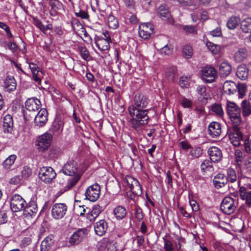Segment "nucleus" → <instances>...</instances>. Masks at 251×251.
<instances>
[{"mask_svg": "<svg viewBox=\"0 0 251 251\" xmlns=\"http://www.w3.org/2000/svg\"><path fill=\"white\" fill-rule=\"evenodd\" d=\"M128 111L131 117L129 123L131 127L135 130H139L142 126L147 125L149 123L150 119L148 115L149 109L129 106Z\"/></svg>", "mask_w": 251, "mask_h": 251, "instance_id": "1", "label": "nucleus"}, {"mask_svg": "<svg viewBox=\"0 0 251 251\" xmlns=\"http://www.w3.org/2000/svg\"><path fill=\"white\" fill-rule=\"evenodd\" d=\"M226 110L232 124L240 126L242 122L240 108L235 103L228 101L226 104Z\"/></svg>", "mask_w": 251, "mask_h": 251, "instance_id": "2", "label": "nucleus"}, {"mask_svg": "<svg viewBox=\"0 0 251 251\" xmlns=\"http://www.w3.org/2000/svg\"><path fill=\"white\" fill-rule=\"evenodd\" d=\"M41 101L40 100L36 98H30L28 99L25 102V107L26 111L24 110L23 115L25 121H29L30 118L35 116L33 114L32 116L28 112H35L38 110L41 106Z\"/></svg>", "mask_w": 251, "mask_h": 251, "instance_id": "3", "label": "nucleus"}, {"mask_svg": "<svg viewBox=\"0 0 251 251\" xmlns=\"http://www.w3.org/2000/svg\"><path fill=\"white\" fill-rule=\"evenodd\" d=\"M38 176L42 181L45 183H50L55 178L56 174L52 167L43 166L40 168Z\"/></svg>", "mask_w": 251, "mask_h": 251, "instance_id": "4", "label": "nucleus"}, {"mask_svg": "<svg viewBox=\"0 0 251 251\" xmlns=\"http://www.w3.org/2000/svg\"><path fill=\"white\" fill-rule=\"evenodd\" d=\"M68 206L64 203H56L52 205L50 215L54 220H60L66 215Z\"/></svg>", "mask_w": 251, "mask_h": 251, "instance_id": "5", "label": "nucleus"}, {"mask_svg": "<svg viewBox=\"0 0 251 251\" xmlns=\"http://www.w3.org/2000/svg\"><path fill=\"white\" fill-rule=\"evenodd\" d=\"M230 142L234 146L237 147L241 144L243 139V134L240 130V126L232 125V127L227 131Z\"/></svg>", "mask_w": 251, "mask_h": 251, "instance_id": "6", "label": "nucleus"}, {"mask_svg": "<svg viewBox=\"0 0 251 251\" xmlns=\"http://www.w3.org/2000/svg\"><path fill=\"white\" fill-rule=\"evenodd\" d=\"M237 201L230 197H225L221 204V210L225 214L230 215L235 210L237 207Z\"/></svg>", "mask_w": 251, "mask_h": 251, "instance_id": "7", "label": "nucleus"}, {"mask_svg": "<svg viewBox=\"0 0 251 251\" xmlns=\"http://www.w3.org/2000/svg\"><path fill=\"white\" fill-rule=\"evenodd\" d=\"M78 167V163L76 161L73 159H70L64 165L59 173H62L66 176H75L76 175Z\"/></svg>", "mask_w": 251, "mask_h": 251, "instance_id": "8", "label": "nucleus"}, {"mask_svg": "<svg viewBox=\"0 0 251 251\" xmlns=\"http://www.w3.org/2000/svg\"><path fill=\"white\" fill-rule=\"evenodd\" d=\"M88 231L86 228H78L70 237L69 243L72 245L78 244L87 237Z\"/></svg>", "mask_w": 251, "mask_h": 251, "instance_id": "9", "label": "nucleus"}, {"mask_svg": "<svg viewBox=\"0 0 251 251\" xmlns=\"http://www.w3.org/2000/svg\"><path fill=\"white\" fill-rule=\"evenodd\" d=\"M52 137V135L46 132L40 136L36 141V146L39 151H44L50 146Z\"/></svg>", "mask_w": 251, "mask_h": 251, "instance_id": "10", "label": "nucleus"}, {"mask_svg": "<svg viewBox=\"0 0 251 251\" xmlns=\"http://www.w3.org/2000/svg\"><path fill=\"white\" fill-rule=\"evenodd\" d=\"M201 73L202 80L207 83H209L215 80L217 71L214 67L206 66L201 68Z\"/></svg>", "mask_w": 251, "mask_h": 251, "instance_id": "11", "label": "nucleus"}, {"mask_svg": "<svg viewBox=\"0 0 251 251\" xmlns=\"http://www.w3.org/2000/svg\"><path fill=\"white\" fill-rule=\"evenodd\" d=\"M25 204V200L18 194H15L10 198V207L14 212L23 210Z\"/></svg>", "mask_w": 251, "mask_h": 251, "instance_id": "12", "label": "nucleus"}, {"mask_svg": "<svg viewBox=\"0 0 251 251\" xmlns=\"http://www.w3.org/2000/svg\"><path fill=\"white\" fill-rule=\"evenodd\" d=\"M100 186L97 183L93 184L86 189L85 192V199L95 201L100 198Z\"/></svg>", "mask_w": 251, "mask_h": 251, "instance_id": "13", "label": "nucleus"}, {"mask_svg": "<svg viewBox=\"0 0 251 251\" xmlns=\"http://www.w3.org/2000/svg\"><path fill=\"white\" fill-rule=\"evenodd\" d=\"M126 182L130 191L136 196H140L142 194V186L139 181L131 176H126Z\"/></svg>", "mask_w": 251, "mask_h": 251, "instance_id": "14", "label": "nucleus"}, {"mask_svg": "<svg viewBox=\"0 0 251 251\" xmlns=\"http://www.w3.org/2000/svg\"><path fill=\"white\" fill-rule=\"evenodd\" d=\"M23 210V215L26 218L35 216L38 211V207L34 198H31L28 203H26Z\"/></svg>", "mask_w": 251, "mask_h": 251, "instance_id": "15", "label": "nucleus"}, {"mask_svg": "<svg viewBox=\"0 0 251 251\" xmlns=\"http://www.w3.org/2000/svg\"><path fill=\"white\" fill-rule=\"evenodd\" d=\"M148 98L142 93H137L134 98L133 103L129 106L136 108L145 109L149 103Z\"/></svg>", "mask_w": 251, "mask_h": 251, "instance_id": "16", "label": "nucleus"}, {"mask_svg": "<svg viewBox=\"0 0 251 251\" xmlns=\"http://www.w3.org/2000/svg\"><path fill=\"white\" fill-rule=\"evenodd\" d=\"M153 32V25L151 23H144L139 27V34L144 40L150 38Z\"/></svg>", "mask_w": 251, "mask_h": 251, "instance_id": "17", "label": "nucleus"}, {"mask_svg": "<svg viewBox=\"0 0 251 251\" xmlns=\"http://www.w3.org/2000/svg\"><path fill=\"white\" fill-rule=\"evenodd\" d=\"M48 112L45 108H42L34 117L35 126L39 127L43 126L48 121Z\"/></svg>", "mask_w": 251, "mask_h": 251, "instance_id": "18", "label": "nucleus"}, {"mask_svg": "<svg viewBox=\"0 0 251 251\" xmlns=\"http://www.w3.org/2000/svg\"><path fill=\"white\" fill-rule=\"evenodd\" d=\"M94 40L96 46L101 51L109 50V43L111 42V39H104L102 37L96 35L94 38Z\"/></svg>", "mask_w": 251, "mask_h": 251, "instance_id": "19", "label": "nucleus"}, {"mask_svg": "<svg viewBox=\"0 0 251 251\" xmlns=\"http://www.w3.org/2000/svg\"><path fill=\"white\" fill-rule=\"evenodd\" d=\"M208 153L210 156V159L213 162H219L223 158L222 151L216 147L212 146L209 148Z\"/></svg>", "mask_w": 251, "mask_h": 251, "instance_id": "20", "label": "nucleus"}, {"mask_svg": "<svg viewBox=\"0 0 251 251\" xmlns=\"http://www.w3.org/2000/svg\"><path fill=\"white\" fill-rule=\"evenodd\" d=\"M208 132L213 138L219 136L222 133L221 126L217 122H212L208 126Z\"/></svg>", "mask_w": 251, "mask_h": 251, "instance_id": "21", "label": "nucleus"}, {"mask_svg": "<svg viewBox=\"0 0 251 251\" xmlns=\"http://www.w3.org/2000/svg\"><path fill=\"white\" fill-rule=\"evenodd\" d=\"M228 182V178L223 174H218L216 175L213 180L214 187L217 189L221 188L225 186Z\"/></svg>", "mask_w": 251, "mask_h": 251, "instance_id": "22", "label": "nucleus"}, {"mask_svg": "<svg viewBox=\"0 0 251 251\" xmlns=\"http://www.w3.org/2000/svg\"><path fill=\"white\" fill-rule=\"evenodd\" d=\"M157 15L164 20H167L170 23L173 22L171 13L165 4H161L157 9Z\"/></svg>", "mask_w": 251, "mask_h": 251, "instance_id": "23", "label": "nucleus"}, {"mask_svg": "<svg viewBox=\"0 0 251 251\" xmlns=\"http://www.w3.org/2000/svg\"><path fill=\"white\" fill-rule=\"evenodd\" d=\"M112 213L117 220H122L125 219L127 215L126 208L122 205H117L113 209Z\"/></svg>", "mask_w": 251, "mask_h": 251, "instance_id": "24", "label": "nucleus"}, {"mask_svg": "<svg viewBox=\"0 0 251 251\" xmlns=\"http://www.w3.org/2000/svg\"><path fill=\"white\" fill-rule=\"evenodd\" d=\"M224 92L229 95L234 94L237 90L238 85L232 81H226L223 84Z\"/></svg>", "mask_w": 251, "mask_h": 251, "instance_id": "25", "label": "nucleus"}, {"mask_svg": "<svg viewBox=\"0 0 251 251\" xmlns=\"http://www.w3.org/2000/svg\"><path fill=\"white\" fill-rule=\"evenodd\" d=\"M49 4L51 7L50 13L52 16H56L63 8V4L58 0H50Z\"/></svg>", "mask_w": 251, "mask_h": 251, "instance_id": "26", "label": "nucleus"}, {"mask_svg": "<svg viewBox=\"0 0 251 251\" xmlns=\"http://www.w3.org/2000/svg\"><path fill=\"white\" fill-rule=\"evenodd\" d=\"M239 193L241 199L245 200V203L249 207H251V191L242 186L240 188Z\"/></svg>", "mask_w": 251, "mask_h": 251, "instance_id": "27", "label": "nucleus"}, {"mask_svg": "<svg viewBox=\"0 0 251 251\" xmlns=\"http://www.w3.org/2000/svg\"><path fill=\"white\" fill-rule=\"evenodd\" d=\"M94 228L96 234L102 236L107 230V224L104 220H101L95 224Z\"/></svg>", "mask_w": 251, "mask_h": 251, "instance_id": "28", "label": "nucleus"}, {"mask_svg": "<svg viewBox=\"0 0 251 251\" xmlns=\"http://www.w3.org/2000/svg\"><path fill=\"white\" fill-rule=\"evenodd\" d=\"M54 235L50 234L42 241L40 245L41 251H49L53 243Z\"/></svg>", "mask_w": 251, "mask_h": 251, "instance_id": "29", "label": "nucleus"}, {"mask_svg": "<svg viewBox=\"0 0 251 251\" xmlns=\"http://www.w3.org/2000/svg\"><path fill=\"white\" fill-rule=\"evenodd\" d=\"M3 126L5 133L11 132L13 128V120L11 115L7 114L4 116Z\"/></svg>", "mask_w": 251, "mask_h": 251, "instance_id": "30", "label": "nucleus"}, {"mask_svg": "<svg viewBox=\"0 0 251 251\" xmlns=\"http://www.w3.org/2000/svg\"><path fill=\"white\" fill-rule=\"evenodd\" d=\"M16 82L13 76H7L4 81V88L5 91L11 92L14 91L16 88Z\"/></svg>", "mask_w": 251, "mask_h": 251, "instance_id": "31", "label": "nucleus"}, {"mask_svg": "<svg viewBox=\"0 0 251 251\" xmlns=\"http://www.w3.org/2000/svg\"><path fill=\"white\" fill-rule=\"evenodd\" d=\"M101 208L102 207L99 205H95L93 209L87 214V219L90 222L94 221L100 214Z\"/></svg>", "mask_w": 251, "mask_h": 251, "instance_id": "32", "label": "nucleus"}, {"mask_svg": "<svg viewBox=\"0 0 251 251\" xmlns=\"http://www.w3.org/2000/svg\"><path fill=\"white\" fill-rule=\"evenodd\" d=\"M219 70L221 75L223 76H226L230 74L231 66L227 62H223L220 65Z\"/></svg>", "mask_w": 251, "mask_h": 251, "instance_id": "33", "label": "nucleus"}, {"mask_svg": "<svg viewBox=\"0 0 251 251\" xmlns=\"http://www.w3.org/2000/svg\"><path fill=\"white\" fill-rule=\"evenodd\" d=\"M241 107L242 109V115L244 117L249 116L251 114V103L244 100L242 101Z\"/></svg>", "mask_w": 251, "mask_h": 251, "instance_id": "34", "label": "nucleus"}, {"mask_svg": "<svg viewBox=\"0 0 251 251\" xmlns=\"http://www.w3.org/2000/svg\"><path fill=\"white\" fill-rule=\"evenodd\" d=\"M247 56V51L245 49H240L234 54V59L236 62H240Z\"/></svg>", "mask_w": 251, "mask_h": 251, "instance_id": "35", "label": "nucleus"}, {"mask_svg": "<svg viewBox=\"0 0 251 251\" xmlns=\"http://www.w3.org/2000/svg\"><path fill=\"white\" fill-rule=\"evenodd\" d=\"M239 18L237 16H232L228 20L226 26L229 29H234L239 25Z\"/></svg>", "mask_w": 251, "mask_h": 251, "instance_id": "36", "label": "nucleus"}, {"mask_svg": "<svg viewBox=\"0 0 251 251\" xmlns=\"http://www.w3.org/2000/svg\"><path fill=\"white\" fill-rule=\"evenodd\" d=\"M236 75L239 79L245 80L248 76V69L245 66H239L237 69Z\"/></svg>", "mask_w": 251, "mask_h": 251, "instance_id": "37", "label": "nucleus"}, {"mask_svg": "<svg viewBox=\"0 0 251 251\" xmlns=\"http://www.w3.org/2000/svg\"><path fill=\"white\" fill-rule=\"evenodd\" d=\"M241 28L245 33H248L251 31V18H247L241 22Z\"/></svg>", "mask_w": 251, "mask_h": 251, "instance_id": "38", "label": "nucleus"}, {"mask_svg": "<svg viewBox=\"0 0 251 251\" xmlns=\"http://www.w3.org/2000/svg\"><path fill=\"white\" fill-rule=\"evenodd\" d=\"M203 153V149L199 146L192 147L189 151V154L194 158H198L201 157Z\"/></svg>", "mask_w": 251, "mask_h": 251, "instance_id": "39", "label": "nucleus"}, {"mask_svg": "<svg viewBox=\"0 0 251 251\" xmlns=\"http://www.w3.org/2000/svg\"><path fill=\"white\" fill-rule=\"evenodd\" d=\"M80 177V176L78 175L74 176V177L69 178L68 180L66 185L65 187L68 191L72 188L78 181Z\"/></svg>", "mask_w": 251, "mask_h": 251, "instance_id": "40", "label": "nucleus"}, {"mask_svg": "<svg viewBox=\"0 0 251 251\" xmlns=\"http://www.w3.org/2000/svg\"><path fill=\"white\" fill-rule=\"evenodd\" d=\"M17 156L15 154H12L9 156L3 162V167L6 169H9L11 166L14 164Z\"/></svg>", "mask_w": 251, "mask_h": 251, "instance_id": "41", "label": "nucleus"}, {"mask_svg": "<svg viewBox=\"0 0 251 251\" xmlns=\"http://www.w3.org/2000/svg\"><path fill=\"white\" fill-rule=\"evenodd\" d=\"M212 167V161L210 159L204 160L201 165V169L202 173L210 171Z\"/></svg>", "mask_w": 251, "mask_h": 251, "instance_id": "42", "label": "nucleus"}, {"mask_svg": "<svg viewBox=\"0 0 251 251\" xmlns=\"http://www.w3.org/2000/svg\"><path fill=\"white\" fill-rule=\"evenodd\" d=\"M108 26L112 29H116L119 26V22L112 15H109L107 19Z\"/></svg>", "mask_w": 251, "mask_h": 251, "instance_id": "43", "label": "nucleus"}, {"mask_svg": "<svg viewBox=\"0 0 251 251\" xmlns=\"http://www.w3.org/2000/svg\"><path fill=\"white\" fill-rule=\"evenodd\" d=\"M206 46L213 54H217L221 50V47L220 46L215 44L211 42L207 41L206 42Z\"/></svg>", "mask_w": 251, "mask_h": 251, "instance_id": "44", "label": "nucleus"}, {"mask_svg": "<svg viewBox=\"0 0 251 251\" xmlns=\"http://www.w3.org/2000/svg\"><path fill=\"white\" fill-rule=\"evenodd\" d=\"M78 50L80 52L81 57L86 61H88L90 59V55L88 50L85 47L79 46Z\"/></svg>", "mask_w": 251, "mask_h": 251, "instance_id": "45", "label": "nucleus"}, {"mask_svg": "<svg viewBox=\"0 0 251 251\" xmlns=\"http://www.w3.org/2000/svg\"><path fill=\"white\" fill-rule=\"evenodd\" d=\"M227 178H228V182L233 183L237 180V176L235 170L231 168L227 170Z\"/></svg>", "mask_w": 251, "mask_h": 251, "instance_id": "46", "label": "nucleus"}, {"mask_svg": "<svg viewBox=\"0 0 251 251\" xmlns=\"http://www.w3.org/2000/svg\"><path fill=\"white\" fill-rule=\"evenodd\" d=\"M43 76V74L41 71L40 68L36 70L35 74H32V79L34 81L37 83L38 84H40L41 81V78Z\"/></svg>", "mask_w": 251, "mask_h": 251, "instance_id": "47", "label": "nucleus"}, {"mask_svg": "<svg viewBox=\"0 0 251 251\" xmlns=\"http://www.w3.org/2000/svg\"><path fill=\"white\" fill-rule=\"evenodd\" d=\"M181 106L184 108H192L193 107V102L185 97H182L180 100Z\"/></svg>", "mask_w": 251, "mask_h": 251, "instance_id": "48", "label": "nucleus"}, {"mask_svg": "<svg viewBox=\"0 0 251 251\" xmlns=\"http://www.w3.org/2000/svg\"><path fill=\"white\" fill-rule=\"evenodd\" d=\"M244 151L247 153L251 154V134L244 141Z\"/></svg>", "mask_w": 251, "mask_h": 251, "instance_id": "49", "label": "nucleus"}, {"mask_svg": "<svg viewBox=\"0 0 251 251\" xmlns=\"http://www.w3.org/2000/svg\"><path fill=\"white\" fill-rule=\"evenodd\" d=\"M164 249L165 251H175V248L172 242L163 238Z\"/></svg>", "mask_w": 251, "mask_h": 251, "instance_id": "50", "label": "nucleus"}, {"mask_svg": "<svg viewBox=\"0 0 251 251\" xmlns=\"http://www.w3.org/2000/svg\"><path fill=\"white\" fill-rule=\"evenodd\" d=\"M211 110L212 112L219 116H222L224 114L223 108L221 105L220 104L215 103L212 105Z\"/></svg>", "mask_w": 251, "mask_h": 251, "instance_id": "51", "label": "nucleus"}, {"mask_svg": "<svg viewBox=\"0 0 251 251\" xmlns=\"http://www.w3.org/2000/svg\"><path fill=\"white\" fill-rule=\"evenodd\" d=\"M245 172L246 176L251 177V159L246 160L245 163Z\"/></svg>", "mask_w": 251, "mask_h": 251, "instance_id": "52", "label": "nucleus"}, {"mask_svg": "<svg viewBox=\"0 0 251 251\" xmlns=\"http://www.w3.org/2000/svg\"><path fill=\"white\" fill-rule=\"evenodd\" d=\"M183 53L185 58H190L193 55V49L189 45H186L183 47Z\"/></svg>", "mask_w": 251, "mask_h": 251, "instance_id": "53", "label": "nucleus"}, {"mask_svg": "<svg viewBox=\"0 0 251 251\" xmlns=\"http://www.w3.org/2000/svg\"><path fill=\"white\" fill-rule=\"evenodd\" d=\"M21 174L22 177L26 179L31 176L32 172L29 167L25 166L23 167Z\"/></svg>", "mask_w": 251, "mask_h": 251, "instance_id": "54", "label": "nucleus"}, {"mask_svg": "<svg viewBox=\"0 0 251 251\" xmlns=\"http://www.w3.org/2000/svg\"><path fill=\"white\" fill-rule=\"evenodd\" d=\"M235 160L237 165H239L243 159V153L239 150H237L234 153Z\"/></svg>", "mask_w": 251, "mask_h": 251, "instance_id": "55", "label": "nucleus"}, {"mask_svg": "<svg viewBox=\"0 0 251 251\" xmlns=\"http://www.w3.org/2000/svg\"><path fill=\"white\" fill-rule=\"evenodd\" d=\"M176 68L172 67L170 68L166 72V77L169 81H174L176 74Z\"/></svg>", "mask_w": 251, "mask_h": 251, "instance_id": "56", "label": "nucleus"}, {"mask_svg": "<svg viewBox=\"0 0 251 251\" xmlns=\"http://www.w3.org/2000/svg\"><path fill=\"white\" fill-rule=\"evenodd\" d=\"M196 26L193 25H183V30L187 34H194L197 33V30L196 29Z\"/></svg>", "mask_w": 251, "mask_h": 251, "instance_id": "57", "label": "nucleus"}, {"mask_svg": "<svg viewBox=\"0 0 251 251\" xmlns=\"http://www.w3.org/2000/svg\"><path fill=\"white\" fill-rule=\"evenodd\" d=\"M63 129V124L61 121H57L53 123L52 130L54 132H60Z\"/></svg>", "mask_w": 251, "mask_h": 251, "instance_id": "58", "label": "nucleus"}, {"mask_svg": "<svg viewBox=\"0 0 251 251\" xmlns=\"http://www.w3.org/2000/svg\"><path fill=\"white\" fill-rule=\"evenodd\" d=\"M32 24L38 28L41 31L44 30V25L42 24V22L36 17H32Z\"/></svg>", "mask_w": 251, "mask_h": 251, "instance_id": "59", "label": "nucleus"}, {"mask_svg": "<svg viewBox=\"0 0 251 251\" xmlns=\"http://www.w3.org/2000/svg\"><path fill=\"white\" fill-rule=\"evenodd\" d=\"M135 216L138 221L140 222L143 219L144 215L142 209L140 207H136L135 211Z\"/></svg>", "mask_w": 251, "mask_h": 251, "instance_id": "60", "label": "nucleus"}, {"mask_svg": "<svg viewBox=\"0 0 251 251\" xmlns=\"http://www.w3.org/2000/svg\"><path fill=\"white\" fill-rule=\"evenodd\" d=\"M177 1L182 5L183 6H194L195 9H197L198 7H197L196 5H194V0H177Z\"/></svg>", "mask_w": 251, "mask_h": 251, "instance_id": "61", "label": "nucleus"}, {"mask_svg": "<svg viewBox=\"0 0 251 251\" xmlns=\"http://www.w3.org/2000/svg\"><path fill=\"white\" fill-rule=\"evenodd\" d=\"M0 27L4 30L8 38H12L13 35L9 26L5 23L0 22Z\"/></svg>", "mask_w": 251, "mask_h": 251, "instance_id": "62", "label": "nucleus"}, {"mask_svg": "<svg viewBox=\"0 0 251 251\" xmlns=\"http://www.w3.org/2000/svg\"><path fill=\"white\" fill-rule=\"evenodd\" d=\"M189 79L185 76H182L179 79V84L181 87H187L189 84Z\"/></svg>", "mask_w": 251, "mask_h": 251, "instance_id": "63", "label": "nucleus"}, {"mask_svg": "<svg viewBox=\"0 0 251 251\" xmlns=\"http://www.w3.org/2000/svg\"><path fill=\"white\" fill-rule=\"evenodd\" d=\"M75 15L76 17H80L84 19H87L89 18V15L87 12L83 10H79L78 12H75Z\"/></svg>", "mask_w": 251, "mask_h": 251, "instance_id": "64", "label": "nucleus"}]
</instances>
